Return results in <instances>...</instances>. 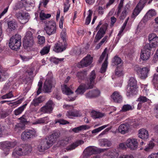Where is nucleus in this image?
<instances>
[{
	"label": "nucleus",
	"instance_id": "obj_53",
	"mask_svg": "<svg viewBox=\"0 0 158 158\" xmlns=\"http://www.w3.org/2000/svg\"><path fill=\"white\" fill-rule=\"evenodd\" d=\"M38 43L40 44H44L45 42V38L44 36L38 35Z\"/></svg>",
	"mask_w": 158,
	"mask_h": 158
},
{
	"label": "nucleus",
	"instance_id": "obj_37",
	"mask_svg": "<svg viewBox=\"0 0 158 158\" xmlns=\"http://www.w3.org/2000/svg\"><path fill=\"white\" fill-rule=\"evenodd\" d=\"M50 48V46L49 45H47L44 47L41 50L40 52L41 55H43L48 53L49 51Z\"/></svg>",
	"mask_w": 158,
	"mask_h": 158
},
{
	"label": "nucleus",
	"instance_id": "obj_47",
	"mask_svg": "<svg viewBox=\"0 0 158 158\" xmlns=\"http://www.w3.org/2000/svg\"><path fill=\"white\" fill-rule=\"evenodd\" d=\"M156 14L155 10H149L146 14L144 16V18H147L148 16H150L152 17L155 16Z\"/></svg>",
	"mask_w": 158,
	"mask_h": 158
},
{
	"label": "nucleus",
	"instance_id": "obj_41",
	"mask_svg": "<svg viewBox=\"0 0 158 158\" xmlns=\"http://www.w3.org/2000/svg\"><path fill=\"white\" fill-rule=\"evenodd\" d=\"M88 13L89 14L86 17L85 23V24L87 25H88L90 23L91 20V16L93 14V12L90 10H88Z\"/></svg>",
	"mask_w": 158,
	"mask_h": 158
},
{
	"label": "nucleus",
	"instance_id": "obj_14",
	"mask_svg": "<svg viewBox=\"0 0 158 158\" xmlns=\"http://www.w3.org/2000/svg\"><path fill=\"white\" fill-rule=\"evenodd\" d=\"M93 57L90 55H87L84 57L77 64L79 68L86 67L91 64L92 62Z\"/></svg>",
	"mask_w": 158,
	"mask_h": 158
},
{
	"label": "nucleus",
	"instance_id": "obj_4",
	"mask_svg": "<svg viewBox=\"0 0 158 158\" xmlns=\"http://www.w3.org/2000/svg\"><path fill=\"white\" fill-rule=\"evenodd\" d=\"M45 25L44 29L49 35L54 34L56 32V23L53 21H46L44 22Z\"/></svg>",
	"mask_w": 158,
	"mask_h": 158
},
{
	"label": "nucleus",
	"instance_id": "obj_7",
	"mask_svg": "<svg viewBox=\"0 0 158 158\" xmlns=\"http://www.w3.org/2000/svg\"><path fill=\"white\" fill-rule=\"evenodd\" d=\"M135 69L140 79L144 80L148 77L150 71V69L148 68L145 67L141 68L137 65L135 66Z\"/></svg>",
	"mask_w": 158,
	"mask_h": 158
},
{
	"label": "nucleus",
	"instance_id": "obj_25",
	"mask_svg": "<svg viewBox=\"0 0 158 158\" xmlns=\"http://www.w3.org/2000/svg\"><path fill=\"white\" fill-rule=\"evenodd\" d=\"M52 86L51 79H46L44 83L43 90L45 92H50Z\"/></svg>",
	"mask_w": 158,
	"mask_h": 158
},
{
	"label": "nucleus",
	"instance_id": "obj_61",
	"mask_svg": "<svg viewBox=\"0 0 158 158\" xmlns=\"http://www.w3.org/2000/svg\"><path fill=\"white\" fill-rule=\"evenodd\" d=\"M38 89L37 92V95H39L41 93V88L42 86V83L41 81H39L38 83Z\"/></svg>",
	"mask_w": 158,
	"mask_h": 158
},
{
	"label": "nucleus",
	"instance_id": "obj_11",
	"mask_svg": "<svg viewBox=\"0 0 158 158\" xmlns=\"http://www.w3.org/2000/svg\"><path fill=\"white\" fill-rule=\"evenodd\" d=\"M63 107L67 110H70L67 112L66 115L69 118H71L72 117H79L81 115L79 111L73 110V106L65 104L63 106Z\"/></svg>",
	"mask_w": 158,
	"mask_h": 158
},
{
	"label": "nucleus",
	"instance_id": "obj_36",
	"mask_svg": "<svg viewBox=\"0 0 158 158\" xmlns=\"http://www.w3.org/2000/svg\"><path fill=\"white\" fill-rule=\"evenodd\" d=\"M27 105V104H25L19 107L18 109L14 111L15 114L16 115H18L21 114L23 111L24 108Z\"/></svg>",
	"mask_w": 158,
	"mask_h": 158
},
{
	"label": "nucleus",
	"instance_id": "obj_56",
	"mask_svg": "<svg viewBox=\"0 0 158 158\" xmlns=\"http://www.w3.org/2000/svg\"><path fill=\"white\" fill-rule=\"evenodd\" d=\"M107 50L106 48L104 51V52H102L101 56H100L99 59V63H101L102 62V60H103L104 58L106 56H108V55L106 54V51Z\"/></svg>",
	"mask_w": 158,
	"mask_h": 158
},
{
	"label": "nucleus",
	"instance_id": "obj_44",
	"mask_svg": "<svg viewBox=\"0 0 158 158\" xmlns=\"http://www.w3.org/2000/svg\"><path fill=\"white\" fill-rule=\"evenodd\" d=\"M134 109V107L129 104L123 105L122 108V110L123 111H127L129 110H132Z\"/></svg>",
	"mask_w": 158,
	"mask_h": 158
},
{
	"label": "nucleus",
	"instance_id": "obj_40",
	"mask_svg": "<svg viewBox=\"0 0 158 158\" xmlns=\"http://www.w3.org/2000/svg\"><path fill=\"white\" fill-rule=\"evenodd\" d=\"M121 59L118 57L115 56L112 60L113 65H117L121 63Z\"/></svg>",
	"mask_w": 158,
	"mask_h": 158
},
{
	"label": "nucleus",
	"instance_id": "obj_46",
	"mask_svg": "<svg viewBox=\"0 0 158 158\" xmlns=\"http://www.w3.org/2000/svg\"><path fill=\"white\" fill-rule=\"evenodd\" d=\"M86 75L87 73L86 72L82 71L78 73L77 76L79 78L83 79Z\"/></svg>",
	"mask_w": 158,
	"mask_h": 158
},
{
	"label": "nucleus",
	"instance_id": "obj_45",
	"mask_svg": "<svg viewBox=\"0 0 158 158\" xmlns=\"http://www.w3.org/2000/svg\"><path fill=\"white\" fill-rule=\"evenodd\" d=\"M152 25L154 28V31H158V17L155 19L154 21L152 23Z\"/></svg>",
	"mask_w": 158,
	"mask_h": 158
},
{
	"label": "nucleus",
	"instance_id": "obj_10",
	"mask_svg": "<svg viewBox=\"0 0 158 158\" xmlns=\"http://www.w3.org/2000/svg\"><path fill=\"white\" fill-rule=\"evenodd\" d=\"M106 150V149H99L94 146H89L87 147L84 151V154L85 156H90L93 154L98 153L99 152H101Z\"/></svg>",
	"mask_w": 158,
	"mask_h": 158
},
{
	"label": "nucleus",
	"instance_id": "obj_1",
	"mask_svg": "<svg viewBox=\"0 0 158 158\" xmlns=\"http://www.w3.org/2000/svg\"><path fill=\"white\" fill-rule=\"evenodd\" d=\"M59 136L57 132L53 133L40 142L38 146V150L40 152H43L48 149L53 145Z\"/></svg>",
	"mask_w": 158,
	"mask_h": 158
},
{
	"label": "nucleus",
	"instance_id": "obj_3",
	"mask_svg": "<svg viewBox=\"0 0 158 158\" xmlns=\"http://www.w3.org/2000/svg\"><path fill=\"white\" fill-rule=\"evenodd\" d=\"M21 36L19 34H16L10 38L9 46L11 49L17 50L21 46Z\"/></svg>",
	"mask_w": 158,
	"mask_h": 158
},
{
	"label": "nucleus",
	"instance_id": "obj_27",
	"mask_svg": "<svg viewBox=\"0 0 158 158\" xmlns=\"http://www.w3.org/2000/svg\"><path fill=\"white\" fill-rule=\"evenodd\" d=\"M84 143V141L81 140L77 141L73 143L71 145L68 146L66 148V149L67 151H70L73 150L79 145L83 144Z\"/></svg>",
	"mask_w": 158,
	"mask_h": 158
},
{
	"label": "nucleus",
	"instance_id": "obj_52",
	"mask_svg": "<svg viewBox=\"0 0 158 158\" xmlns=\"http://www.w3.org/2000/svg\"><path fill=\"white\" fill-rule=\"evenodd\" d=\"M24 125L21 123H19L15 126V131H20L21 129L23 128Z\"/></svg>",
	"mask_w": 158,
	"mask_h": 158
},
{
	"label": "nucleus",
	"instance_id": "obj_20",
	"mask_svg": "<svg viewBox=\"0 0 158 158\" xmlns=\"http://www.w3.org/2000/svg\"><path fill=\"white\" fill-rule=\"evenodd\" d=\"M66 46L65 42H58L55 44L53 50L56 52H61L66 49Z\"/></svg>",
	"mask_w": 158,
	"mask_h": 158
},
{
	"label": "nucleus",
	"instance_id": "obj_54",
	"mask_svg": "<svg viewBox=\"0 0 158 158\" xmlns=\"http://www.w3.org/2000/svg\"><path fill=\"white\" fill-rule=\"evenodd\" d=\"M102 141L103 143L104 144L103 146H106L107 147H110L111 144V142L107 140L106 139H103L102 140Z\"/></svg>",
	"mask_w": 158,
	"mask_h": 158
},
{
	"label": "nucleus",
	"instance_id": "obj_48",
	"mask_svg": "<svg viewBox=\"0 0 158 158\" xmlns=\"http://www.w3.org/2000/svg\"><path fill=\"white\" fill-rule=\"evenodd\" d=\"M115 74L118 76H121L123 75V73L122 67L119 68L118 66L117 67L115 70Z\"/></svg>",
	"mask_w": 158,
	"mask_h": 158
},
{
	"label": "nucleus",
	"instance_id": "obj_34",
	"mask_svg": "<svg viewBox=\"0 0 158 158\" xmlns=\"http://www.w3.org/2000/svg\"><path fill=\"white\" fill-rule=\"evenodd\" d=\"M154 139H152V140H151L148 145L144 149V150L146 152H149L151 150H152L155 146V143L153 141Z\"/></svg>",
	"mask_w": 158,
	"mask_h": 158
},
{
	"label": "nucleus",
	"instance_id": "obj_33",
	"mask_svg": "<svg viewBox=\"0 0 158 158\" xmlns=\"http://www.w3.org/2000/svg\"><path fill=\"white\" fill-rule=\"evenodd\" d=\"M51 17V15L49 14H46L43 10L41 11L40 14V17L41 20H44L50 18Z\"/></svg>",
	"mask_w": 158,
	"mask_h": 158
},
{
	"label": "nucleus",
	"instance_id": "obj_30",
	"mask_svg": "<svg viewBox=\"0 0 158 158\" xmlns=\"http://www.w3.org/2000/svg\"><path fill=\"white\" fill-rule=\"evenodd\" d=\"M61 89L62 92L67 95H69L73 93V92L70 88L68 87L66 85L64 84L61 85Z\"/></svg>",
	"mask_w": 158,
	"mask_h": 158
},
{
	"label": "nucleus",
	"instance_id": "obj_18",
	"mask_svg": "<svg viewBox=\"0 0 158 158\" xmlns=\"http://www.w3.org/2000/svg\"><path fill=\"white\" fill-rule=\"evenodd\" d=\"M107 24L105 23L100 28L99 30L97 32L94 41L95 42H97L102 38L105 33L107 29Z\"/></svg>",
	"mask_w": 158,
	"mask_h": 158
},
{
	"label": "nucleus",
	"instance_id": "obj_8",
	"mask_svg": "<svg viewBox=\"0 0 158 158\" xmlns=\"http://www.w3.org/2000/svg\"><path fill=\"white\" fill-rule=\"evenodd\" d=\"M34 40L32 33L31 31H28L26 33L23 41V46L24 48L32 46L34 44Z\"/></svg>",
	"mask_w": 158,
	"mask_h": 158
},
{
	"label": "nucleus",
	"instance_id": "obj_31",
	"mask_svg": "<svg viewBox=\"0 0 158 158\" xmlns=\"http://www.w3.org/2000/svg\"><path fill=\"white\" fill-rule=\"evenodd\" d=\"M8 29L9 31L15 30L17 27L16 23L15 21H11L8 22Z\"/></svg>",
	"mask_w": 158,
	"mask_h": 158
},
{
	"label": "nucleus",
	"instance_id": "obj_32",
	"mask_svg": "<svg viewBox=\"0 0 158 158\" xmlns=\"http://www.w3.org/2000/svg\"><path fill=\"white\" fill-rule=\"evenodd\" d=\"M90 114L91 116L94 119L101 118L104 116L103 114L94 110L92 111Z\"/></svg>",
	"mask_w": 158,
	"mask_h": 158
},
{
	"label": "nucleus",
	"instance_id": "obj_50",
	"mask_svg": "<svg viewBox=\"0 0 158 158\" xmlns=\"http://www.w3.org/2000/svg\"><path fill=\"white\" fill-rule=\"evenodd\" d=\"M59 123L60 124L65 125L69 124V122L64 119H57L55 121V123Z\"/></svg>",
	"mask_w": 158,
	"mask_h": 158
},
{
	"label": "nucleus",
	"instance_id": "obj_19",
	"mask_svg": "<svg viewBox=\"0 0 158 158\" xmlns=\"http://www.w3.org/2000/svg\"><path fill=\"white\" fill-rule=\"evenodd\" d=\"M148 40L151 41L152 44H150L152 48H155L158 46V37L154 33L150 34L148 37Z\"/></svg>",
	"mask_w": 158,
	"mask_h": 158
},
{
	"label": "nucleus",
	"instance_id": "obj_2",
	"mask_svg": "<svg viewBox=\"0 0 158 158\" xmlns=\"http://www.w3.org/2000/svg\"><path fill=\"white\" fill-rule=\"evenodd\" d=\"M31 146L29 144H23L15 148L12 152V156L14 157L24 156L31 153Z\"/></svg>",
	"mask_w": 158,
	"mask_h": 158
},
{
	"label": "nucleus",
	"instance_id": "obj_35",
	"mask_svg": "<svg viewBox=\"0 0 158 158\" xmlns=\"http://www.w3.org/2000/svg\"><path fill=\"white\" fill-rule=\"evenodd\" d=\"M108 58L107 56L106 57L104 62L102 65L100 70V72L102 73H105L106 70L108 63L107 61Z\"/></svg>",
	"mask_w": 158,
	"mask_h": 158
},
{
	"label": "nucleus",
	"instance_id": "obj_51",
	"mask_svg": "<svg viewBox=\"0 0 158 158\" xmlns=\"http://www.w3.org/2000/svg\"><path fill=\"white\" fill-rule=\"evenodd\" d=\"M149 100L146 97L140 96L138 98L137 101L144 103L147 102Z\"/></svg>",
	"mask_w": 158,
	"mask_h": 158
},
{
	"label": "nucleus",
	"instance_id": "obj_24",
	"mask_svg": "<svg viewBox=\"0 0 158 158\" xmlns=\"http://www.w3.org/2000/svg\"><path fill=\"white\" fill-rule=\"evenodd\" d=\"M111 98L115 102L120 103L122 101V97L120 93L118 91L114 92L111 96Z\"/></svg>",
	"mask_w": 158,
	"mask_h": 158
},
{
	"label": "nucleus",
	"instance_id": "obj_22",
	"mask_svg": "<svg viewBox=\"0 0 158 158\" xmlns=\"http://www.w3.org/2000/svg\"><path fill=\"white\" fill-rule=\"evenodd\" d=\"M138 137L144 140L148 139L149 137L148 132L147 130L144 128H141L139 130Z\"/></svg>",
	"mask_w": 158,
	"mask_h": 158
},
{
	"label": "nucleus",
	"instance_id": "obj_57",
	"mask_svg": "<svg viewBox=\"0 0 158 158\" xmlns=\"http://www.w3.org/2000/svg\"><path fill=\"white\" fill-rule=\"evenodd\" d=\"M66 30L65 28H64L62 30L60 34L61 37L64 42H65V40L66 37Z\"/></svg>",
	"mask_w": 158,
	"mask_h": 158
},
{
	"label": "nucleus",
	"instance_id": "obj_60",
	"mask_svg": "<svg viewBox=\"0 0 158 158\" xmlns=\"http://www.w3.org/2000/svg\"><path fill=\"white\" fill-rule=\"evenodd\" d=\"M124 30V29L121 28V29L120 30L118 33V34L116 38V40H117L118 41V40L120 39L121 37L123 34V31Z\"/></svg>",
	"mask_w": 158,
	"mask_h": 158
},
{
	"label": "nucleus",
	"instance_id": "obj_23",
	"mask_svg": "<svg viewBox=\"0 0 158 158\" xmlns=\"http://www.w3.org/2000/svg\"><path fill=\"white\" fill-rule=\"evenodd\" d=\"M7 69L0 66V81H4L6 77H8L9 74Z\"/></svg>",
	"mask_w": 158,
	"mask_h": 158
},
{
	"label": "nucleus",
	"instance_id": "obj_26",
	"mask_svg": "<svg viewBox=\"0 0 158 158\" xmlns=\"http://www.w3.org/2000/svg\"><path fill=\"white\" fill-rule=\"evenodd\" d=\"M106 155L110 158H117L119 156L118 152L115 149H111L107 151Z\"/></svg>",
	"mask_w": 158,
	"mask_h": 158
},
{
	"label": "nucleus",
	"instance_id": "obj_29",
	"mask_svg": "<svg viewBox=\"0 0 158 158\" xmlns=\"http://www.w3.org/2000/svg\"><path fill=\"white\" fill-rule=\"evenodd\" d=\"M87 85L86 84H81L79 86L75 92L77 94H82L85 92L86 89H90V88H87Z\"/></svg>",
	"mask_w": 158,
	"mask_h": 158
},
{
	"label": "nucleus",
	"instance_id": "obj_21",
	"mask_svg": "<svg viewBox=\"0 0 158 158\" xmlns=\"http://www.w3.org/2000/svg\"><path fill=\"white\" fill-rule=\"evenodd\" d=\"M130 129V126L128 124H122L119 126L118 131L122 134L124 135L128 133L129 132Z\"/></svg>",
	"mask_w": 158,
	"mask_h": 158
},
{
	"label": "nucleus",
	"instance_id": "obj_12",
	"mask_svg": "<svg viewBox=\"0 0 158 158\" xmlns=\"http://www.w3.org/2000/svg\"><path fill=\"white\" fill-rule=\"evenodd\" d=\"M127 148L131 150H135L137 148L138 143L136 139L130 138L128 139L125 142Z\"/></svg>",
	"mask_w": 158,
	"mask_h": 158
},
{
	"label": "nucleus",
	"instance_id": "obj_13",
	"mask_svg": "<svg viewBox=\"0 0 158 158\" xmlns=\"http://www.w3.org/2000/svg\"><path fill=\"white\" fill-rule=\"evenodd\" d=\"M53 102L51 100H49L45 105L41 108L40 111L43 114H50L52 112L53 110Z\"/></svg>",
	"mask_w": 158,
	"mask_h": 158
},
{
	"label": "nucleus",
	"instance_id": "obj_9",
	"mask_svg": "<svg viewBox=\"0 0 158 158\" xmlns=\"http://www.w3.org/2000/svg\"><path fill=\"white\" fill-rule=\"evenodd\" d=\"M36 131L34 129L26 130L21 134V139L23 141H27L36 135Z\"/></svg>",
	"mask_w": 158,
	"mask_h": 158
},
{
	"label": "nucleus",
	"instance_id": "obj_38",
	"mask_svg": "<svg viewBox=\"0 0 158 158\" xmlns=\"http://www.w3.org/2000/svg\"><path fill=\"white\" fill-rule=\"evenodd\" d=\"M109 126V124L105 125H103L101 127H100L98 128L95 129L92 131V134L97 133L106 127H107Z\"/></svg>",
	"mask_w": 158,
	"mask_h": 158
},
{
	"label": "nucleus",
	"instance_id": "obj_58",
	"mask_svg": "<svg viewBox=\"0 0 158 158\" xmlns=\"http://www.w3.org/2000/svg\"><path fill=\"white\" fill-rule=\"evenodd\" d=\"M64 60V58H53L52 59V60L53 63L55 64H58L59 62H61Z\"/></svg>",
	"mask_w": 158,
	"mask_h": 158
},
{
	"label": "nucleus",
	"instance_id": "obj_39",
	"mask_svg": "<svg viewBox=\"0 0 158 158\" xmlns=\"http://www.w3.org/2000/svg\"><path fill=\"white\" fill-rule=\"evenodd\" d=\"M87 126L86 125H81L78 127L73 128L72 130L75 133H78L80 131L83 130H85Z\"/></svg>",
	"mask_w": 158,
	"mask_h": 158
},
{
	"label": "nucleus",
	"instance_id": "obj_55",
	"mask_svg": "<svg viewBox=\"0 0 158 158\" xmlns=\"http://www.w3.org/2000/svg\"><path fill=\"white\" fill-rule=\"evenodd\" d=\"M13 97L12 92H10L9 93L6 94L5 95H3L1 98L2 99H4L6 98H10Z\"/></svg>",
	"mask_w": 158,
	"mask_h": 158
},
{
	"label": "nucleus",
	"instance_id": "obj_64",
	"mask_svg": "<svg viewBox=\"0 0 158 158\" xmlns=\"http://www.w3.org/2000/svg\"><path fill=\"white\" fill-rule=\"evenodd\" d=\"M127 146L125 143H120L118 147V148L120 149L126 150L127 149Z\"/></svg>",
	"mask_w": 158,
	"mask_h": 158
},
{
	"label": "nucleus",
	"instance_id": "obj_6",
	"mask_svg": "<svg viewBox=\"0 0 158 158\" xmlns=\"http://www.w3.org/2000/svg\"><path fill=\"white\" fill-rule=\"evenodd\" d=\"M152 48L150 44H146L141 51L140 55V59L144 61L148 60L150 56L151 49Z\"/></svg>",
	"mask_w": 158,
	"mask_h": 158
},
{
	"label": "nucleus",
	"instance_id": "obj_16",
	"mask_svg": "<svg viewBox=\"0 0 158 158\" xmlns=\"http://www.w3.org/2000/svg\"><path fill=\"white\" fill-rule=\"evenodd\" d=\"M147 2V0H140L134 10L131 16L132 18H135L138 15L144 6V4Z\"/></svg>",
	"mask_w": 158,
	"mask_h": 158
},
{
	"label": "nucleus",
	"instance_id": "obj_42",
	"mask_svg": "<svg viewBox=\"0 0 158 158\" xmlns=\"http://www.w3.org/2000/svg\"><path fill=\"white\" fill-rule=\"evenodd\" d=\"M158 75L155 74L153 77L152 82L155 88H158Z\"/></svg>",
	"mask_w": 158,
	"mask_h": 158
},
{
	"label": "nucleus",
	"instance_id": "obj_49",
	"mask_svg": "<svg viewBox=\"0 0 158 158\" xmlns=\"http://www.w3.org/2000/svg\"><path fill=\"white\" fill-rule=\"evenodd\" d=\"M10 85V83L9 82L6 83L4 85L2 89V93H5L6 91L8 90Z\"/></svg>",
	"mask_w": 158,
	"mask_h": 158
},
{
	"label": "nucleus",
	"instance_id": "obj_59",
	"mask_svg": "<svg viewBox=\"0 0 158 158\" xmlns=\"http://www.w3.org/2000/svg\"><path fill=\"white\" fill-rule=\"evenodd\" d=\"M93 97H95L99 96L100 94V91L98 89H95L92 91Z\"/></svg>",
	"mask_w": 158,
	"mask_h": 158
},
{
	"label": "nucleus",
	"instance_id": "obj_5",
	"mask_svg": "<svg viewBox=\"0 0 158 158\" xmlns=\"http://www.w3.org/2000/svg\"><path fill=\"white\" fill-rule=\"evenodd\" d=\"M137 88L136 80L134 77H131L127 87V95L130 96L131 94H136L137 93Z\"/></svg>",
	"mask_w": 158,
	"mask_h": 158
},
{
	"label": "nucleus",
	"instance_id": "obj_43",
	"mask_svg": "<svg viewBox=\"0 0 158 158\" xmlns=\"http://www.w3.org/2000/svg\"><path fill=\"white\" fill-rule=\"evenodd\" d=\"M6 146L8 148H12L16 145V142L6 141L5 143Z\"/></svg>",
	"mask_w": 158,
	"mask_h": 158
},
{
	"label": "nucleus",
	"instance_id": "obj_63",
	"mask_svg": "<svg viewBox=\"0 0 158 158\" xmlns=\"http://www.w3.org/2000/svg\"><path fill=\"white\" fill-rule=\"evenodd\" d=\"M158 51V49L156 50V53L155 55L153 58V60H152V63H156L157 62L158 60V54L157 53Z\"/></svg>",
	"mask_w": 158,
	"mask_h": 158
},
{
	"label": "nucleus",
	"instance_id": "obj_17",
	"mask_svg": "<svg viewBox=\"0 0 158 158\" xmlns=\"http://www.w3.org/2000/svg\"><path fill=\"white\" fill-rule=\"evenodd\" d=\"M96 77V75L95 71L93 70L90 73L86 83L85 84L87 85V86L86 87L87 88L91 89L93 88L95 84V79Z\"/></svg>",
	"mask_w": 158,
	"mask_h": 158
},
{
	"label": "nucleus",
	"instance_id": "obj_15",
	"mask_svg": "<svg viewBox=\"0 0 158 158\" xmlns=\"http://www.w3.org/2000/svg\"><path fill=\"white\" fill-rule=\"evenodd\" d=\"M16 16L19 21L22 24H24L28 22L30 16L28 13H22L18 12L16 14Z\"/></svg>",
	"mask_w": 158,
	"mask_h": 158
},
{
	"label": "nucleus",
	"instance_id": "obj_28",
	"mask_svg": "<svg viewBox=\"0 0 158 158\" xmlns=\"http://www.w3.org/2000/svg\"><path fill=\"white\" fill-rule=\"evenodd\" d=\"M49 120V118L48 117H45L36 119L32 124L33 125L40 124H47Z\"/></svg>",
	"mask_w": 158,
	"mask_h": 158
},
{
	"label": "nucleus",
	"instance_id": "obj_62",
	"mask_svg": "<svg viewBox=\"0 0 158 158\" xmlns=\"http://www.w3.org/2000/svg\"><path fill=\"white\" fill-rule=\"evenodd\" d=\"M127 15V10L125 9L122 11L121 15L120 17V19H123L125 18Z\"/></svg>",
	"mask_w": 158,
	"mask_h": 158
}]
</instances>
